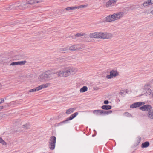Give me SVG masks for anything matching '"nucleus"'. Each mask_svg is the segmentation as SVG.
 Returning <instances> with one entry per match:
<instances>
[{"label": "nucleus", "instance_id": "1", "mask_svg": "<svg viewBox=\"0 0 153 153\" xmlns=\"http://www.w3.org/2000/svg\"><path fill=\"white\" fill-rule=\"evenodd\" d=\"M55 74L52 70H48L39 76L38 80L40 82L44 83L52 80L54 79V77L53 76Z\"/></svg>", "mask_w": 153, "mask_h": 153}, {"label": "nucleus", "instance_id": "2", "mask_svg": "<svg viewBox=\"0 0 153 153\" xmlns=\"http://www.w3.org/2000/svg\"><path fill=\"white\" fill-rule=\"evenodd\" d=\"M68 76L75 75L78 71L77 68L72 66L66 67Z\"/></svg>", "mask_w": 153, "mask_h": 153}, {"label": "nucleus", "instance_id": "3", "mask_svg": "<svg viewBox=\"0 0 153 153\" xmlns=\"http://www.w3.org/2000/svg\"><path fill=\"white\" fill-rule=\"evenodd\" d=\"M57 76L59 77H68L66 67H64L63 69L58 71L56 72Z\"/></svg>", "mask_w": 153, "mask_h": 153}, {"label": "nucleus", "instance_id": "4", "mask_svg": "<svg viewBox=\"0 0 153 153\" xmlns=\"http://www.w3.org/2000/svg\"><path fill=\"white\" fill-rule=\"evenodd\" d=\"M56 138L55 136H52L49 140V148L51 150H53L55 147L56 143Z\"/></svg>", "mask_w": 153, "mask_h": 153}, {"label": "nucleus", "instance_id": "5", "mask_svg": "<svg viewBox=\"0 0 153 153\" xmlns=\"http://www.w3.org/2000/svg\"><path fill=\"white\" fill-rule=\"evenodd\" d=\"M114 22L119 20L122 18L124 15V13L118 12L113 13Z\"/></svg>", "mask_w": 153, "mask_h": 153}, {"label": "nucleus", "instance_id": "6", "mask_svg": "<svg viewBox=\"0 0 153 153\" xmlns=\"http://www.w3.org/2000/svg\"><path fill=\"white\" fill-rule=\"evenodd\" d=\"M119 75V72L116 70H112L110 72V75L106 76L108 79H111L118 76Z\"/></svg>", "mask_w": 153, "mask_h": 153}, {"label": "nucleus", "instance_id": "7", "mask_svg": "<svg viewBox=\"0 0 153 153\" xmlns=\"http://www.w3.org/2000/svg\"><path fill=\"white\" fill-rule=\"evenodd\" d=\"M101 39H109L112 37L113 35L111 33L101 32Z\"/></svg>", "mask_w": 153, "mask_h": 153}, {"label": "nucleus", "instance_id": "8", "mask_svg": "<svg viewBox=\"0 0 153 153\" xmlns=\"http://www.w3.org/2000/svg\"><path fill=\"white\" fill-rule=\"evenodd\" d=\"M152 108V107L150 105H146L141 107L140 109L143 111H149Z\"/></svg>", "mask_w": 153, "mask_h": 153}, {"label": "nucleus", "instance_id": "9", "mask_svg": "<svg viewBox=\"0 0 153 153\" xmlns=\"http://www.w3.org/2000/svg\"><path fill=\"white\" fill-rule=\"evenodd\" d=\"M105 21L106 22L111 23L114 22L113 14H109L106 16L105 19Z\"/></svg>", "mask_w": 153, "mask_h": 153}, {"label": "nucleus", "instance_id": "10", "mask_svg": "<svg viewBox=\"0 0 153 153\" xmlns=\"http://www.w3.org/2000/svg\"><path fill=\"white\" fill-rule=\"evenodd\" d=\"M117 0H109L106 4L105 7L108 8L114 6L117 3Z\"/></svg>", "mask_w": 153, "mask_h": 153}, {"label": "nucleus", "instance_id": "11", "mask_svg": "<svg viewBox=\"0 0 153 153\" xmlns=\"http://www.w3.org/2000/svg\"><path fill=\"white\" fill-rule=\"evenodd\" d=\"M145 104V103L144 102H135L132 104L130 106V107L131 108H135L139 107L141 106L144 105Z\"/></svg>", "mask_w": 153, "mask_h": 153}, {"label": "nucleus", "instance_id": "12", "mask_svg": "<svg viewBox=\"0 0 153 153\" xmlns=\"http://www.w3.org/2000/svg\"><path fill=\"white\" fill-rule=\"evenodd\" d=\"M79 45L78 44L74 45H71L69 48V49L70 51H76L82 49Z\"/></svg>", "mask_w": 153, "mask_h": 153}, {"label": "nucleus", "instance_id": "13", "mask_svg": "<svg viewBox=\"0 0 153 153\" xmlns=\"http://www.w3.org/2000/svg\"><path fill=\"white\" fill-rule=\"evenodd\" d=\"M36 4L35 0H30L25 5L26 8L30 7L31 6Z\"/></svg>", "mask_w": 153, "mask_h": 153}, {"label": "nucleus", "instance_id": "14", "mask_svg": "<svg viewBox=\"0 0 153 153\" xmlns=\"http://www.w3.org/2000/svg\"><path fill=\"white\" fill-rule=\"evenodd\" d=\"M78 112H76L74 114H72V115H71V116L69 117V118H68L65 121H64L60 123H59V125H61L63 124V123L65 122L66 121L71 120L73 118L75 117L78 114Z\"/></svg>", "mask_w": 153, "mask_h": 153}, {"label": "nucleus", "instance_id": "15", "mask_svg": "<svg viewBox=\"0 0 153 153\" xmlns=\"http://www.w3.org/2000/svg\"><path fill=\"white\" fill-rule=\"evenodd\" d=\"M146 92L150 97L153 98V85L152 86L150 89H147Z\"/></svg>", "mask_w": 153, "mask_h": 153}, {"label": "nucleus", "instance_id": "16", "mask_svg": "<svg viewBox=\"0 0 153 153\" xmlns=\"http://www.w3.org/2000/svg\"><path fill=\"white\" fill-rule=\"evenodd\" d=\"M26 63L25 61L13 62L10 65V66H15L19 65H24Z\"/></svg>", "mask_w": 153, "mask_h": 153}, {"label": "nucleus", "instance_id": "17", "mask_svg": "<svg viewBox=\"0 0 153 153\" xmlns=\"http://www.w3.org/2000/svg\"><path fill=\"white\" fill-rule=\"evenodd\" d=\"M60 52L62 53H65L69 50V48L68 47L61 48L59 49Z\"/></svg>", "mask_w": 153, "mask_h": 153}, {"label": "nucleus", "instance_id": "18", "mask_svg": "<svg viewBox=\"0 0 153 153\" xmlns=\"http://www.w3.org/2000/svg\"><path fill=\"white\" fill-rule=\"evenodd\" d=\"M103 113V111L102 110H95L93 111V113L95 114H102Z\"/></svg>", "mask_w": 153, "mask_h": 153}, {"label": "nucleus", "instance_id": "19", "mask_svg": "<svg viewBox=\"0 0 153 153\" xmlns=\"http://www.w3.org/2000/svg\"><path fill=\"white\" fill-rule=\"evenodd\" d=\"M147 115L149 118L153 119V110L152 111H149Z\"/></svg>", "mask_w": 153, "mask_h": 153}, {"label": "nucleus", "instance_id": "20", "mask_svg": "<svg viewBox=\"0 0 153 153\" xmlns=\"http://www.w3.org/2000/svg\"><path fill=\"white\" fill-rule=\"evenodd\" d=\"M88 6V5L85 4V5H81L79 6H75V10L76 9H82V8H86Z\"/></svg>", "mask_w": 153, "mask_h": 153}, {"label": "nucleus", "instance_id": "21", "mask_svg": "<svg viewBox=\"0 0 153 153\" xmlns=\"http://www.w3.org/2000/svg\"><path fill=\"white\" fill-rule=\"evenodd\" d=\"M149 145V142L146 141L143 143L142 144L141 147L142 148H146L148 147Z\"/></svg>", "mask_w": 153, "mask_h": 153}, {"label": "nucleus", "instance_id": "22", "mask_svg": "<svg viewBox=\"0 0 153 153\" xmlns=\"http://www.w3.org/2000/svg\"><path fill=\"white\" fill-rule=\"evenodd\" d=\"M143 5L145 7L152 5V4L151 3L150 0H148L144 2L143 4Z\"/></svg>", "mask_w": 153, "mask_h": 153}, {"label": "nucleus", "instance_id": "23", "mask_svg": "<svg viewBox=\"0 0 153 153\" xmlns=\"http://www.w3.org/2000/svg\"><path fill=\"white\" fill-rule=\"evenodd\" d=\"M88 90V88L86 86H84L80 90V92L81 93H83L86 91Z\"/></svg>", "mask_w": 153, "mask_h": 153}, {"label": "nucleus", "instance_id": "24", "mask_svg": "<svg viewBox=\"0 0 153 153\" xmlns=\"http://www.w3.org/2000/svg\"><path fill=\"white\" fill-rule=\"evenodd\" d=\"M111 108V106L110 105H103L101 107L102 109L106 110L110 109Z\"/></svg>", "mask_w": 153, "mask_h": 153}, {"label": "nucleus", "instance_id": "25", "mask_svg": "<svg viewBox=\"0 0 153 153\" xmlns=\"http://www.w3.org/2000/svg\"><path fill=\"white\" fill-rule=\"evenodd\" d=\"M75 10V6H73L71 7H68L65 9H64L63 11H65V10H66L67 11H69L70 10Z\"/></svg>", "mask_w": 153, "mask_h": 153}, {"label": "nucleus", "instance_id": "26", "mask_svg": "<svg viewBox=\"0 0 153 153\" xmlns=\"http://www.w3.org/2000/svg\"><path fill=\"white\" fill-rule=\"evenodd\" d=\"M96 32L91 33L89 34V37L92 38H96Z\"/></svg>", "mask_w": 153, "mask_h": 153}, {"label": "nucleus", "instance_id": "27", "mask_svg": "<svg viewBox=\"0 0 153 153\" xmlns=\"http://www.w3.org/2000/svg\"><path fill=\"white\" fill-rule=\"evenodd\" d=\"M42 85L43 89L47 88L49 86H50L51 85V84L50 83H46L44 84H43Z\"/></svg>", "mask_w": 153, "mask_h": 153}, {"label": "nucleus", "instance_id": "28", "mask_svg": "<svg viewBox=\"0 0 153 153\" xmlns=\"http://www.w3.org/2000/svg\"><path fill=\"white\" fill-rule=\"evenodd\" d=\"M85 35V34L83 33H79L75 34L76 37H79L83 36Z\"/></svg>", "mask_w": 153, "mask_h": 153}, {"label": "nucleus", "instance_id": "29", "mask_svg": "<svg viewBox=\"0 0 153 153\" xmlns=\"http://www.w3.org/2000/svg\"><path fill=\"white\" fill-rule=\"evenodd\" d=\"M74 111V109L70 108V109L66 111V113L67 114H71V113H72Z\"/></svg>", "mask_w": 153, "mask_h": 153}, {"label": "nucleus", "instance_id": "30", "mask_svg": "<svg viewBox=\"0 0 153 153\" xmlns=\"http://www.w3.org/2000/svg\"><path fill=\"white\" fill-rule=\"evenodd\" d=\"M96 38L101 39V32H96Z\"/></svg>", "mask_w": 153, "mask_h": 153}, {"label": "nucleus", "instance_id": "31", "mask_svg": "<svg viewBox=\"0 0 153 153\" xmlns=\"http://www.w3.org/2000/svg\"><path fill=\"white\" fill-rule=\"evenodd\" d=\"M21 127L22 128L25 129H28L29 128V125L27 124H25L21 126Z\"/></svg>", "mask_w": 153, "mask_h": 153}, {"label": "nucleus", "instance_id": "32", "mask_svg": "<svg viewBox=\"0 0 153 153\" xmlns=\"http://www.w3.org/2000/svg\"><path fill=\"white\" fill-rule=\"evenodd\" d=\"M36 89V91H38L42 89H43L42 87V85H40L38 87H36L35 88Z\"/></svg>", "mask_w": 153, "mask_h": 153}, {"label": "nucleus", "instance_id": "33", "mask_svg": "<svg viewBox=\"0 0 153 153\" xmlns=\"http://www.w3.org/2000/svg\"><path fill=\"white\" fill-rule=\"evenodd\" d=\"M0 143L2 144V145H5L6 144V142L4 141L3 139L0 137Z\"/></svg>", "mask_w": 153, "mask_h": 153}, {"label": "nucleus", "instance_id": "34", "mask_svg": "<svg viewBox=\"0 0 153 153\" xmlns=\"http://www.w3.org/2000/svg\"><path fill=\"white\" fill-rule=\"evenodd\" d=\"M35 3H40L43 2V0H35Z\"/></svg>", "mask_w": 153, "mask_h": 153}, {"label": "nucleus", "instance_id": "35", "mask_svg": "<svg viewBox=\"0 0 153 153\" xmlns=\"http://www.w3.org/2000/svg\"><path fill=\"white\" fill-rule=\"evenodd\" d=\"M28 91L30 92H36L35 88L29 90Z\"/></svg>", "mask_w": 153, "mask_h": 153}, {"label": "nucleus", "instance_id": "36", "mask_svg": "<svg viewBox=\"0 0 153 153\" xmlns=\"http://www.w3.org/2000/svg\"><path fill=\"white\" fill-rule=\"evenodd\" d=\"M4 101V100L3 98L0 99V104L3 103Z\"/></svg>", "mask_w": 153, "mask_h": 153}, {"label": "nucleus", "instance_id": "37", "mask_svg": "<svg viewBox=\"0 0 153 153\" xmlns=\"http://www.w3.org/2000/svg\"><path fill=\"white\" fill-rule=\"evenodd\" d=\"M109 103L108 100H105L104 102V104H108Z\"/></svg>", "mask_w": 153, "mask_h": 153}, {"label": "nucleus", "instance_id": "38", "mask_svg": "<svg viewBox=\"0 0 153 153\" xmlns=\"http://www.w3.org/2000/svg\"><path fill=\"white\" fill-rule=\"evenodd\" d=\"M3 108V106H0V110L2 109Z\"/></svg>", "mask_w": 153, "mask_h": 153}, {"label": "nucleus", "instance_id": "39", "mask_svg": "<svg viewBox=\"0 0 153 153\" xmlns=\"http://www.w3.org/2000/svg\"><path fill=\"white\" fill-rule=\"evenodd\" d=\"M108 114V111H103V114Z\"/></svg>", "mask_w": 153, "mask_h": 153}, {"label": "nucleus", "instance_id": "40", "mask_svg": "<svg viewBox=\"0 0 153 153\" xmlns=\"http://www.w3.org/2000/svg\"><path fill=\"white\" fill-rule=\"evenodd\" d=\"M151 4H153V0H150Z\"/></svg>", "mask_w": 153, "mask_h": 153}, {"label": "nucleus", "instance_id": "41", "mask_svg": "<svg viewBox=\"0 0 153 153\" xmlns=\"http://www.w3.org/2000/svg\"><path fill=\"white\" fill-rule=\"evenodd\" d=\"M12 6H9L7 8H8L9 9H10V8H11V7H12Z\"/></svg>", "mask_w": 153, "mask_h": 153}, {"label": "nucleus", "instance_id": "42", "mask_svg": "<svg viewBox=\"0 0 153 153\" xmlns=\"http://www.w3.org/2000/svg\"><path fill=\"white\" fill-rule=\"evenodd\" d=\"M2 87V85H1V83L0 82V90L1 89Z\"/></svg>", "mask_w": 153, "mask_h": 153}, {"label": "nucleus", "instance_id": "43", "mask_svg": "<svg viewBox=\"0 0 153 153\" xmlns=\"http://www.w3.org/2000/svg\"><path fill=\"white\" fill-rule=\"evenodd\" d=\"M108 113H111L112 112V111L111 110L108 111Z\"/></svg>", "mask_w": 153, "mask_h": 153}, {"label": "nucleus", "instance_id": "44", "mask_svg": "<svg viewBox=\"0 0 153 153\" xmlns=\"http://www.w3.org/2000/svg\"><path fill=\"white\" fill-rule=\"evenodd\" d=\"M150 13L153 15V10H152V11H151V12H150Z\"/></svg>", "mask_w": 153, "mask_h": 153}, {"label": "nucleus", "instance_id": "45", "mask_svg": "<svg viewBox=\"0 0 153 153\" xmlns=\"http://www.w3.org/2000/svg\"><path fill=\"white\" fill-rule=\"evenodd\" d=\"M149 85V84H147V85H145L144 87L145 88L146 87V86H148Z\"/></svg>", "mask_w": 153, "mask_h": 153}, {"label": "nucleus", "instance_id": "46", "mask_svg": "<svg viewBox=\"0 0 153 153\" xmlns=\"http://www.w3.org/2000/svg\"><path fill=\"white\" fill-rule=\"evenodd\" d=\"M18 123H19H19H20V120H18Z\"/></svg>", "mask_w": 153, "mask_h": 153}]
</instances>
